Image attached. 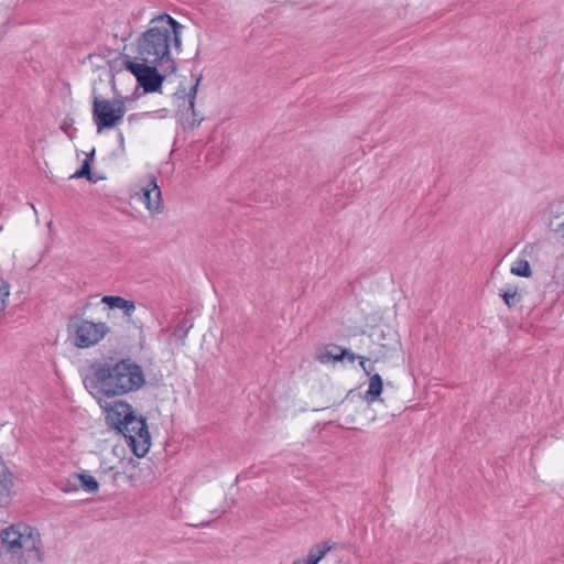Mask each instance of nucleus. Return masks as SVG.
<instances>
[{"instance_id":"nucleus-1","label":"nucleus","mask_w":564,"mask_h":564,"mask_svg":"<svg viewBox=\"0 0 564 564\" xmlns=\"http://www.w3.org/2000/svg\"><path fill=\"white\" fill-rule=\"evenodd\" d=\"M91 375L84 380L88 392L98 400L106 411V420L116 430L133 415L131 405L124 401L101 404L104 398L120 397L144 387L145 376L137 362L121 359L116 362H101L93 366Z\"/></svg>"},{"instance_id":"nucleus-2","label":"nucleus","mask_w":564,"mask_h":564,"mask_svg":"<svg viewBox=\"0 0 564 564\" xmlns=\"http://www.w3.org/2000/svg\"><path fill=\"white\" fill-rule=\"evenodd\" d=\"M183 26L169 14L151 20V26L138 39L137 59L150 64H160L166 73H174L176 67L172 58V47H181V32Z\"/></svg>"},{"instance_id":"nucleus-3","label":"nucleus","mask_w":564,"mask_h":564,"mask_svg":"<svg viewBox=\"0 0 564 564\" xmlns=\"http://www.w3.org/2000/svg\"><path fill=\"white\" fill-rule=\"evenodd\" d=\"M0 561L2 564H42L44 551L39 530L24 522L0 530Z\"/></svg>"},{"instance_id":"nucleus-4","label":"nucleus","mask_w":564,"mask_h":564,"mask_svg":"<svg viewBox=\"0 0 564 564\" xmlns=\"http://www.w3.org/2000/svg\"><path fill=\"white\" fill-rule=\"evenodd\" d=\"M67 329L73 345L79 349L98 345L110 333V327L105 322H94L80 316L72 317Z\"/></svg>"},{"instance_id":"nucleus-5","label":"nucleus","mask_w":564,"mask_h":564,"mask_svg":"<svg viewBox=\"0 0 564 564\" xmlns=\"http://www.w3.org/2000/svg\"><path fill=\"white\" fill-rule=\"evenodd\" d=\"M126 106L119 99H104L95 96L93 101V118L97 127V131L111 129L117 127L123 119Z\"/></svg>"},{"instance_id":"nucleus-6","label":"nucleus","mask_w":564,"mask_h":564,"mask_svg":"<svg viewBox=\"0 0 564 564\" xmlns=\"http://www.w3.org/2000/svg\"><path fill=\"white\" fill-rule=\"evenodd\" d=\"M122 63L126 69L135 76L144 91L153 93L161 88L164 77L158 72L160 64H150L129 55L123 56Z\"/></svg>"},{"instance_id":"nucleus-7","label":"nucleus","mask_w":564,"mask_h":564,"mask_svg":"<svg viewBox=\"0 0 564 564\" xmlns=\"http://www.w3.org/2000/svg\"><path fill=\"white\" fill-rule=\"evenodd\" d=\"M119 432L128 440L135 456L143 457L148 453L151 442L145 419L133 414Z\"/></svg>"},{"instance_id":"nucleus-8","label":"nucleus","mask_w":564,"mask_h":564,"mask_svg":"<svg viewBox=\"0 0 564 564\" xmlns=\"http://www.w3.org/2000/svg\"><path fill=\"white\" fill-rule=\"evenodd\" d=\"M141 200L150 213L159 214L163 209L161 191L156 178L150 175L141 187Z\"/></svg>"},{"instance_id":"nucleus-9","label":"nucleus","mask_w":564,"mask_h":564,"mask_svg":"<svg viewBox=\"0 0 564 564\" xmlns=\"http://www.w3.org/2000/svg\"><path fill=\"white\" fill-rule=\"evenodd\" d=\"M370 337L371 341L377 346L371 351V357H373L375 361L387 357L388 354L394 350L398 345L395 333L392 329H388L387 332L383 329L373 332Z\"/></svg>"},{"instance_id":"nucleus-10","label":"nucleus","mask_w":564,"mask_h":564,"mask_svg":"<svg viewBox=\"0 0 564 564\" xmlns=\"http://www.w3.org/2000/svg\"><path fill=\"white\" fill-rule=\"evenodd\" d=\"M547 225L552 232L564 239V197L554 199L549 204Z\"/></svg>"},{"instance_id":"nucleus-11","label":"nucleus","mask_w":564,"mask_h":564,"mask_svg":"<svg viewBox=\"0 0 564 564\" xmlns=\"http://www.w3.org/2000/svg\"><path fill=\"white\" fill-rule=\"evenodd\" d=\"M12 475L9 471L8 467L0 462V508L6 507L12 496Z\"/></svg>"},{"instance_id":"nucleus-12","label":"nucleus","mask_w":564,"mask_h":564,"mask_svg":"<svg viewBox=\"0 0 564 564\" xmlns=\"http://www.w3.org/2000/svg\"><path fill=\"white\" fill-rule=\"evenodd\" d=\"M101 303L107 304L110 308L122 310L123 315L128 318H130L135 311L134 302L126 300L121 296L105 295L101 299Z\"/></svg>"},{"instance_id":"nucleus-13","label":"nucleus","mask_w":564,"mask_h":564,"mask_svg":"<svg viewBox=\"0 0 564 564\" xmlns=\"http://www.w3.org/2000/svg\"><path fill=\"white\" fill-rule=\"evenodd\" d=\"M341 350L343 347L337 345H330L326 347L323 351H319L316 358L321 364L340 361L345 359V352H341Z\"/></svg>"},{"instance_id":"nucleus-14","label":"nucleus","mask_w":564,"mask_h":564,"mask_svg":"<svg viewBox=\"0 0 564 564\" xmlns=\"http://www.w3.org/2000/svg\"><path fill=\"white\" fill-rule=\"evenodd\" d=\"M200 79H202L200 76L196 78L194 86L191 88V90L188 93V109H187V111H191L192 119L187 118L186 122L189 127H196L203 120V118L197 116V113L195 111V98H196V94H197V89H198Z\"/></svg>"},{"instance_id":"nucleus-15","label":"nucleus","mask_w":564,"mask_h":564,"mask_svg":"<svg viewBox=\"0 0 564 564\" xmlns=\"http://www.w3.org/2000/svg\"><path fill=\"white\" fill-rule=\"evenodd\" d=\"M74 479L78 481V485L75 484V487H80L88 494H94L98 490L99 485L95 477L88 474H76L74 475Z\"/></svg>"},{"instance_id":"nucleus-16","label":"nucleus","mask_w":564,"mask_h":564,"mask_svg":"<svg viewBox=\"0 0 564 564\" xmlns=\"http://www.w3.org/2000/svg\"><path fill=\"white\" fill-rule=\"evenodd\" d=\"M382 386L383 384H382V379H381L380 375L375 373V375L370 376L369 387H368V391L366 393L367 402H373L378 399V397L382 392Z\"/></svg>"},{"instance_id":"nucleus-17","label":"nucleus","mask_w":564,"mask_h":564,"mask_svg":"<svg viewBox=\"0 0 564 564\" xmlns=\"http://www.w3.org/2000/svg\"><path fill=\"white\" fill-rule=\"evenodd\" d=\"M500 296L509 308L516 307L522 300V294L517 288L508 286L505 290H500Z\"/></svg>"},{"instance_id":"nucleus-18","label":"nucleus","mask_w":564,"mask_h":564,"mask_svg":"<svg viewBox=\"0 0 564 564\" xmlns=\"http://www.w3.org/2000/svg\"><path fill=\"white\" fill-rule=\"evenodd\" d=\"M511 273L518 276L522 278H529L532 274L531 267L528 262V260L523 258L517 259L512 267H511Z\"/></svg>"},{"instance_id":"nucleus-19","label":"nucleus","mask_w":564,"mask_h":564,"mask_svg":"<svg viewBox=\"0 0 564 564\" xmlns=\"http://www.w3.org/2000/svg\"><path fill=\"white\" fill-rule=\"evenodd\" d=\"M95 154V149L90 152V154L83 161L82 167L76 171L70 178H82L86 177L88 181L95 182L93 180L91 173H90V159Z\"/></svg>"},{"instance_id":"nucleus-20","label":"nucleus","mask_w":564,"mask_h":564,"mask_svg":"<svg viewBox=\"0 0 564 564\" xmlns=\"http://www.w3.org/2000/svg\"><path fill=\"white\" fill-rule=\"evenodd\" d=\"M10 284L6 280H1L0 284V312L4 311L8 305V299L10 296Z\"/></svg>"},{"instance_id":"nucleus-21","label":"nucleus","mask_w":564,"mask_h":564,"mask_svg":"<svg viewBox=\"0 0 564 564\" xmlns=\"http://www.w3.org/2000/svg\"><path fill=\"white\" fill-rule=\"evenodd\" d=\"M192 325L188 324L186 319H183L174 328L173 336L178 338L183 343Z\"/></svg>"},{"instance_id":"nucleus-22","label":"nucleus","mask_w":564,"mask_h":564,"mask_svg":"<svg viewBox=\"0 0 564 564\" xmlns=\"http://www.w3.org/2000/svg\"><path fill=\"white\" fill-rule=\"evenodd\" d=\"M371 358V356L369 358L360 357V366L367 375H370L373 370V366L371 364H367V361Z\"/></svg>"},{"instance_id":"nucleus-23","label":"nucleus","mask_w":564,"mask_h":564,"mask_svg":"<svg viewBox=\"0 0 564 564\" xmlns=\"http://www.w3.org/2000/svg\"><path fill=\"white\" fill-rule=\"evenodd\" d=\"M341 352H345V359H348V361L354 362L356 359H360L361 356H358L354 354L351 350L347 348H343Z\"/></svg>"},{"instance_id":"nucleus-24","label":"nucleus","mask_w":564,"mask_h":564,"mask_svg":"<svg viewBox=\"0 0 564 564\" xmlns=\"http://www.w3.org/2000/svg\"><path fill=\"white\" fill-rule=\"evenodd\" d=\"M119 141L123 142V135L121 133L119 134Z\"/></svg>"},{"instance_id":"nucleus-25","label":"nucleus","mask_w":564,"mask_h":564,"mask_svg":"<svg viewBox=\"0 0 564 564\" xmlns=\"http://www.w3.org/2000/svg\"><path fill=\"white\" fill-rule=\"evenodd\" d=\"M293 564H302V562L300 560H297V561H294Z\"/></svg>"}]
</instances>
